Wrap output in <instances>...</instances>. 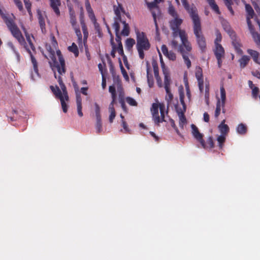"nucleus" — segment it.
Instances as JSON below:
<instances>
[{
	"label": "nucleus",
	"mask_w": 260,
	"mask_h": 260,
	"mask_svg": "<svg viewBox=\"0 0 260 260\" xmlns=\"http://www.w3.org/2000/svg\"><path fill=\"white\" fill-rule=\"evenodd\" d=\"M168 11L169 14L173 17V19L170 20L169 22L170 29L172 30V35L173 37V39L170 43L171 47L175 49L178 47V43L176 40V38L179 36L180 38L181 43L189 49L187 35L185 30L180 29V26L183 23V19L179 17L177 11L172 5H169Z\"/></svg>",
	"instance_id": "f257e3e1"
},
{
	"label": "nucleus",
	"mask_w": 260,
	"mask_h": 260,
	"mask_svg": "<svg viewBox=\"0 0 260 260\" xmlns=\"http://www.w3.org/2000/svg\"><path fill=\"white\" fill-rule=\"evenodd\" d=\"M182 4L192 21L193 30L197 44L202 52L206 50V41L203 34L200 18L197 9L193 4L190 5L187 0H181Z\"/></svg>",
	"instance_id": "f03ea898"
},
{
	"label": "nucleus",
	"mask_w": 260,
	"mask_h": 260,
	"mask_svg": "<svg viewBox=\"0 0 260 260\" xmlns=\"http://www.w3.org/2000/svg\"><path fill=\"white\" fill-rule=\"evenodd\" d=\"M47 50L48 52V59H50L49 63L54 72V77L56 79L58 78L56 72L57 71L60 76L65 74L66 64L64 59L59 50L56 51V56L54 50L52 49L50 46H47Z\"/></svg>",
	"instance_id": "7ed1b4c3"
},
{
	"label": "nucleus",
	"mask_w": 260,
	"mask_h": 260,
	"mask_svg": "<svg viewBox=\"0 0 260 260\" xmlns=\"http://www.w3.org/2000/svg\"><path fill=\"white\" fill-rule=\"evenodd\" d=\"M57 79L60 85V89L57 86H56L55 87L52 85L50 86V88L54 94L55 98L60 100L63 112L67 113L68 109V106L66 102H68L69 100L68 91L65 85L63 83L61 76H58Z\"/></svg>",
	"instance_id": "20e7f679"
},
{
	"label": "nucleus",
	"mask_w": 260,
	"mask_h": 260,
	"mask_svg": "<svg viewBox=\"0 0 260 260\" xmlns=\"http://www.w3.org/2000/svg\"><path fill=\"white\" fill-rule=\"evenodd\" d=\"M0 15L4 21L13 37H14L18 41L19 43H24V38L22 36V34L19 28L15 24L14 20L11 17H8V15L6 14V10L1 7Z\"/></svg>",
	"instance_id": "39448f33"
},
{
	"label": "nucleus",
	"mask_w": 260,
	"mask_h": 260,
	"mask_svg": "<svg viewBox=\"0 0 260 260\" xmlns=\"http://www.w3.org/2000/svg\"><path fill=\"white\" fill-rule=\"evenodd\" d=\"M136 48L138 51L139 57L143 59L145 57L144 51L150 49L151 44L146 34L139 30H136Z\"/></svg>",
	"instance_id": "423d86ee"
},
{
	"label": "nucleus",
	"mask_w": 260,
	"mask_h": 260,
	"mask_svg": "<svg viewBox=\"0 0 260 260\" xmlns=\"http://www.w3.org/2000/svg\"><path fill=\"white\" fill-rule=\"evenodd\" d=\"M153 120L155 124L159 125L165 119V106L163 103H153L151 108Z\"/></svg>",
	"instance_id": "0eeeda50"
},
{
	"label": "nucleus",
	"mask_w": 260,
	"mask_h": 260,
	"mask_svg": "<svg viewBox=\"0 0 260 260\" xmlns=\"http://www.w3.org/2000/svg\"><path fill=\"white\" fill-rule=\"evenodd\" d=\"M179 94L180 101L182 105L183 109L180 108H179L177 105L175 106V108L179 118V126L183 128L184 125L186 123V119L184 114L186 111V105L184 100V89L182 86L179 88Z\"/></svg>",
	"instance_id": "6e6552de"
},
{
	"label": "nucleus",
	"mask_w": 260,
	"mask_h": 260,
	"mask_svg": "<svg viewBox=\"0 0 260 260\" xmlns=\"http://www.w3.org/2000/svg\"><path fill=\"white\" fill-rule=\"evenodd\" d=\"M189 45L190 46L189 49L188 48L186 47V46H184L183 45V43H181L180 45H178V47L176 48L178 49V51L182 55L184 62L186 64L188 69H189L191 67V61L189 60L188 56L186 54H188V52H190L192 49V47L189 42Z\"/></svg>",
	"instance_id": "1a4fd4ad"
},
{
	"label": "nucleus",
	"mask_w": 260,
	"mask_h": 260,
	"mask_svg": "<svg viewBox=\"0 0 260 260\" xmlns=\"http://www.w3.org/2000/svg\"><path fill=\"white\" fill-rule=\"evenodd\" d=\"M159 3H160L156 2L155 0H154L153 2L147 3V7L151 12V14H152V17L153 18L154 22L155 24V28L157 31L158 29V26L157 21H156V14L155 11H154V9H156L157 10V11L159 12V8L158 6V4Z\"/></svg>",
	"instance_id": "9d476101"
},
{
	"label": "nucleus",
	"mask_w": 260,
	"mask_h": 260,
	"mask_svg": "<svg viewBox=\"0 0 260 260\" xmlns=\"http://www.w3.org/2000/svg\"><path fill=\"white\" fill-rule=\"evenodd\" d=\"M191 133L193 137L200 143L203 148H205V142L203 139V135L200 133L198 128L193 124L191 125Z\"/></svg>",
	"instance_id": "9b49d317"
},
{
	"label": "nucleus",
	"mask_w": 260,
	"mask_h": 260,
	"mask_svg": "<svg viewBox=\"0 0 260 260\" xmlns=\"http://www.w3.org/2000/svg\"><path fill=\"white\" fill-rule=\"evenodd\" d=\"M245 9L247 12L246 15V21L248 26L249 30H251L252 32L253 31V26L250 21V19L252 18L254 15V12L252 7L249 5L246 4L245 5Z\"/></svg>",
	"instance_id": "f8f14e48"
},
{
	"label": "nucleus",
	"mask_w": 260,
	"mask_h": 260,
	"mask_svg": "<svg viewBox=\"0 0 260 260\" xmlns=\"http://www.w3.org/2000/svg\"><path fill=\"white\" fill-rule=\"evenodd\" d=\"M196 77L197 79L199 88L201 92L204 90V80L202 69L200 67H197L195 72Z\"/></svg>",
	"instance_id": "ddd939ff"
},
{
	"label": "nucleus",
	"mask_w": 260,
	"mask_h": 260,
	"mask_svg": "<svg viewBox=\"0 0 260 260\" xmlns=\"http://www.w3.org/2000/svg\"><path fill=\"white\" fill-rule=\"evenodd\" d=\"M21 45H22L24 46V47L25 48V49H26V50L27 51V52L29 53V54L30 55V59H31V62L33 64V67H34V71L35 72V73L38 75L39 74V71H38V63H37V61L36 59V58H35V57L33 56L31 51H30V49H29V48H28V46H27L26 45V42L24 40V42L23 43H19Z\"/></svg>",
	"instance_id": "4468645a"
},
{
	"label": "nucleus",
	"mask_w": 260,
	"mask_h": 260,
	"mask_svg": "<svg viewBox=\"0 0 260 260\" xmlns=\"http://www.w3.org/2000/svg\"><path fill=\"white\" fill-rule=\"evenodd\" d=\"M50 6L55 13L58 16L60 14L59 7L61 6V0H49Z\"/></svg>",
	"instance_id": "2eb2a0df"
},
{
	"label": "nucleus",
	"mask_w": 260,
	"mask_h": 260,
	"mask_svg": "<svg viewBox=\"0 0 260 260\" xmlns=\"http://www.w3.org/2000/svg\"><path fill=\"white\" fill-rule=\"evenodd\" d=\"M113 10L115 14L114 22H118V24H119L120 22H121V12L123 11L122 5L119 3L117 6L114 5Z\"/></svg>",
	"instance_id": "dca6fc26"
},
{
	"label": "nucleus",
	"mask_w": 260,
	"mask_h": 260,
	"mask_svg": "<svg viewBox=\"0 0 260 260\" xmlns=\"http://www.w3.org/2000/svg\"><path fill=\"white\" fill-rule=\"evenodd\" d=\"M161 50L164 55L168 59L173 61L176 60V56L175 53L172 51H169L166 45L161 46Z\"/></svg>",
	"instance_id": "f3484780"
},
{
	"label": "nucleus",
	"mask_w": 260,
	"mask_h": 260,
	"mask_svg": "<svg viewBox=\"0 0 260 260\" xmlns=\"http://www.w3.org/2000/svg\"><path fill=\"white\" fill-rule=\"evenodd\" d=\"M247 53L251 56L253 61L260 65V54L256 50L248 49Z\"/></svg>",
	"instance_id": "a211bd4d"
},
{
	"label": "nucleus",
	"mask_w": 260,
	"mask_h": 260,
	"mask_svg": "<svg viewBox=\"0 0 260 260\" xmlns=\"http://www.w3.org/2000/svg\"><path fill=\"white\" fill-rule=\"evenodd\" d=\"M80 23H81L82 29L83 33V45L85 46V49H86L87 48L86 43H87V39L88 37V32L87 26H86L84 20H81Z\"/></svg>",
	"instance_id": "6ab92c4d"
},
{
	"label": "nucleus",
	"mask_w": 260,
	"mask_h": 260,
	"mask_svg": "<svg viewBox=\"0 0 260 260\" xmlns=\"http://www.w3.org/2000/svg\"><path fill=\"white\" fill-rule=\"evenodd\" d=\"M215 48L214 53L216 57H223L224 56V50L221 45H215Z\"/></svg>",
	"instance_id": "aec40b11"
},
{
	"label": "nucleus",
	"mask_w": 260,
	"mask_h": 260,
	"mask_svg": "<svg viewBox=\"0 0 260 260\" xmlns=\"http://www.w3.org/2000/svg\"><path fill=\"white\" fill-rule=\"evenodd\" d=\"M113 28L115 29V35H116V41L118 43V45L119 43H121V37L119 35L120 31V24H118V22H114L113 24Z\"/></svg>",
	"instance_id": "412c9836"
},
{
	"label": "nucleus",
	"mask_w": 260,
	"mask_h": 260,
	"mask_svg": "<svg viewBox=\"0 0 260 260\" xmlns=\"http://www.w3.org/2000/svg\"><path fill=\"white\" fill-rule=\"evenodd\" d=\"M147 67V82L149 87H152L153 85L154 81L153 76L150 73V67L149 63L147 62L146 64Z\"/></svg>",
	"instance_id": "4be33fe9"
},
{
	"label": "nucleus",
	"mask_w": 260,
	"mask_h": 260,
	"mask_svg": "<svg viewBox=\"0 0 260 260\" xmlns=\"http://www.w3.org/2000/svg\"><path fill=\"white\" fill-rule=\"evenodd\" d=\"M225 120H223L218 126L219 130L221 135H226L229 132V127L228 125L225 124Z\"/></svg>",
	"instance_id": "5701e85b"
},
{
	"label": "nucleus",
	"mask_w": 260,
	"mask_h": 260,
	"mask_svg": "<svg viewBox=\"0 0 260 260\" xmlns=\"http://www.w3.org/2000/svg\"><path fill=\"white\" fill-rule=\"evenodd\" d=\"M38 20L40 24V28L41 29V31L43 34H45L46 32V27H45V19L43 16L42 15L41 13L39 11L38 13Z\"/></svg>",
	"instance_id": "b1692460"
},
{
	"label": "nucleus",
	"mask_w": 260,
	"mask_h": 260,
	"mask_svg": "<svg viewBox=\"0 0 260 260\" xmlns=\"http://www.w3.org/2000/svg\"><path fill=\"white\" fill-rule=\"evenodd\" d=\"M74 29H75V33L78 37V45H79V47H83V41L82 42V34H81V32L80 30V28L79 27H76V26H75V27H73Z\"/></svg>",
	"instance_id": "393cba45"
},
{
	"label": "nucleus",
	"mask_w": 260,
	"mask_h": 260,
	"mask_svg": "<svg viewBox=\"0 0 260 260\" xmlns=\"http://www.w3.org/2000/svg\"><path fill=\"white\" fill-rule=\"evenodd\" d=\"M225 105H222V103H220V100L218 98L217 102L216 105V109L215 111L214 116L216 118H217L220 115L221 108L224 107Z\"/></svg>",
	"instance_id": "a878e982"
},
{
	"label": "nucleus",
	"mask_w": 260,
	"mask_h": 260,
	"mask_svg": "<svg viewBox=\"0 0 260 260\" xmlns=\"http://www.w3.org/2000/svg\"><path fill=\"white\" fill-rule=\"evenodd\" d=\"M250 60V57L247 55H243L239 59L240 66L241 68H244Z\"/></svg>",
	"instance_id": "bb28decb"
},
{
	"label": "nucleus",
	"mask_w": 260,
	"mask_h": 260,
	"mask_svg": "<svg viewBox=\"0 0 260 260\" xmlns=\"http://www.w3.org/2000/svg\"><path fill=\"white\" fill-rule=\"evenodd\" d=\"M70 17V23H71L73 27L76 26V18L75 13L73 9L70 7L69 8Z\"/></svg>",
	"instance_id": "cd10ccee"
},
{
	"label": "nucleus",
	"mask_w": 260,
	"mask_h": 260,
	"mask_svg": "<svg viewBox=\"0 0 260 260\" xmlns=\"http://www.w3.org/2000/svg\"><path fill=\"white\" fill-rule=\"evenodd\" d=\"M237 132L241 135H245L247 131V128L245 124L243 123L239 124L237 127Z\"/></svg>",
	"instance_id": "c85d7f7f"
},
{
	"label": "nucleus",
	"mask_w": 260,
	"mask_h": 260,
	"mask_svg": "<svg viewBox=\"0 0 260 260\" xmlns=\"http://www.w3.org/2000/svg\"><path fill=\"white\" fill-rule=\"evenodd\" d=\"M123 24V28L121 32V34L124 36H128L129 34V27L128 24L126 23L125 21H122L121 22Z\"/></svg>",
	"instance_id": "c756f323"
},
{
	"label": "nucleus",
	"mask_w": 260,
	"mask_h": 260,
	"mask_svg": "<svg viewBox=\"0 0 260 260\" xmlns=\"http://www.w3.org/2000/svg\"><path fill=\"white\" fill-rule=\"evenodd\" d=\"M212 9L217 14H220V12L218 6L214 0H207Z\"/></svg>",
	"instance_id": "7c9ffc66"
},
{
	"label": "nucleus",
	"mask_w": 260,
	"mask_h": 260,
	"mask_svg": "<svg viewBox=\"0 0 260 260\" xmlns=\"http://www.w3.org/2000/svg\"><path fill=\"white\" fill-rule=\"evenodd\" d=\"M152 65L153 69L154 76L157 81H158L159 80H160V78L159 76V70L157 63L156 61H153L152 62Z\"/></svg>",
	"instance_id": "2f4dec72"
},
{
	"label": "nucleus",
	"mask_w": 260,
	"mask_h": 260,
	"mask_svg": "<svg viewBox=\"0 0 260 260\" xmlns=\"http://www.w3.org/2000/svg\"><path fill=\"white\" fill-rule=\"evenodd\" d=\"M164 84L166 90L168 91V89H170L171 79L169 76V73L164 74Z\"/></svg>",
	"instance_id": "473e14b6"
},
{
	"label": "nucleus",
	"mask_w": 260,
	"mask_h": 260,
	"mask_svg": "<svg viewBox=\"0 0 260 260\" xmlns=\"http://www.w3.org/2000/svg\"><path fill=\"white\" fill-rule=\"evenodd\" d=\"M220 103H222V105H225L226 101V92L223 85L220 86Z\"/></svg>",
	"instance_id": "72a5a7b5"
},
{
	"label": "nucleus",
	"mask_w": 260,
	"mask_h": 260,
	"mask_svg": "<svg viewBox=\"0 0 260 260\" xmlns=\"http://www.w3.org/2000/svg\"><path fill=\"white\" fill-rule=\"evenodd\" d=\"M68 50L70 52H73L74 54L75 57L78 56V55H79L78 48L75 43H73L72 45L68 47Z\"/></svg>",
	"instance_id": "f704fd0d"
},
{
	"label": "nucleus",
	"mask_w": 260,
	"mask_h": 260,
	"mask_svg": "<svg viewBox=\"0 0 260 260\" xmlns=\"http://www.w3.org/2000/svg\"><path fill=\"white\" fill-rule=\"evenodd\" d=\"M135 40L133 38H128L125 41V47L127 50H131L135 44Z\"/></svg>",
	"instance_id": "c9c22d12"
},
{
	"label": "nucleus",
	"mask_w": 260,
	"mask_h": 260,
	"mask_svg": "<svg viewBox=\"0 0 260 260\" xmlns=\"http://www.w3.org/2000/svg\"><path fill=\"white\" fill-rule=\"evenodd\" d=\"M109 31L111 35L110 43H111V45L112 48V51L111 52V55L113 57H115V52H116V46L114 42L113 36L112 35L110 31Z\"/></svg>",
	"instance_id": "e433bc0d"
},
{
	"label": "nucleus",
	"mask_w": 260,
	"mask_h": 260,
	"mask_svg": "<svg viewBox=\"0 0 260 260\" xmlns=\"http://www.w3.org/2000/svg\"><path fill=\"white\" fill-rule=\"evenodd\" d=\"M95 129L97 133H100L102 131V123L101 118H96Z\"/></svg>",
	"instance_id": "4c0bfd02"
},
{
	"label": "nucleus",
	"mask_w": 260,
	"mask_h": 260,
	"mask_svg": "<svg viewBox=\"0 0 260 260\" xmlns=\"http://www.w3.org/2000/svg\"><path fill=\"white\" fill-rule=\"evenodd\" d=\"M217 141L218 142V146L220 149H222L223 146V144L225 141V135H221L218 137L217 139Z\"/></svg>",
	"instance_id": "58836bf2"
},
{
	"label": "nucleus",
	"mask_w": 260,
	"mask_h": 260,
	"mask_svg": "<svg viewBox=\"0 0 260 260\" xmlns=\"http://www.w3.org/2000/svg\"><path fill=\"white\" fill-rule=\"evenodd\" d=\"M158 53H159V57H160L161 67L162 68L163 74H168L169 73L168 69H167V68H166L165 64L162 60V55L159 51H158Z\"/></svg>",
	"instance_id": "ea45409f"
},
{
	"label": "nucleus",
	"mask_w": 260,
	"mask_h": 260,
	"mask_svg": "<svg viewBox=\"0 0 260 260\" xmlns=\"http://www.w3.org/2000/svg\"><path fill=\"white\" fill-rule=\"evenodd\" d=\"M166 91L167 94L166 95L165 99L167 101L168 104L170 105L173 100V95L171 93L170 89H168V91L166 90Z\"/></svg>",
	"instance_id": "a19ab883"
},
{
	"label": "nucleus",
	"mask_w": 260,
	"mask_h": 260,
	"mask_svg": "<svg viewBox=\"0 0 260 260\" xmlns=\"http://www.w3.org/2000/svg\"><path fill=\"white\" fill-rule=\"evenodd\" d=\"M214 147L213 139L212 137H209L205 143V148H212Z\"/></svg>",
	"instance_id": "79ce46f5"
},
{
	"label": "nucleus",
	"mask_w": 260,
	"mask_h": 260,
	"mask_svg": "<svg viewBox=\"0 0 260 260\" xmlns=\"http://www.w3.org/2000/svg\"><path fill=\"white\" fill-rule=\"evenodd\" d=\"M109 91L111 94V98L112 100H116V92L115 87L114 85L109 86Z\"/></svg>",
	"instance_id": "37998d69"
},
{
	"label": "nucleus",
	"mask_w": 260,
	"mask_h": 260,
	"mask_svg": "<svg viewBox=\"0 0 260 260\" xmlns=\"http://www.w3.org/2000/svg\"><path fill=\"white\" fill-rule=\"evenodd\" d=\"M225 5L227 7L228 10L231 12L232 15H234V12L232 9V5L233 4V2L232 0H224Z\"/></svg>",
	"instance_id": "c03bdc74"
},
{
	"label": "nucleus",
	"mask_w": 260,
	"mask_h": 260,
	"mask_svg": "<svg viewBox=\"0 0 260 260\" xmlns=\"http://www.w3.org/2000/svg\"><path fill=\"white\" fill-rule=\"evenodd\" d=\"M205 98L208 103L209 99V83L208 82L205 83Z\"/></svg>",
	"instance_id": "a18cd8bd"
},
{
	"label": "nucleus",
	"mask_w": 260,
	"mask_h": 260,
	"mask_svg": "<svg viewBox=\"0 0 260 260\" xmlns=\"http://www.w3.org/2000/svg\"><path fill=\"white\" fill-rule=\"evenodd\" d=\"M26 37V40L27 41V42L28 43V45H27V44L26 43V45L27 46H28V48L30 49H31L32 51H35V47L31 40V39H30V35L29 34V35H26L25 36Z\"/></svg>",
	"instance_id": "49530a36"
},
{
	"label": "nucleus",
	"mask_w": 260,
	"mask_h": 260,
	"mask_svg": "<svg viewBox=\"0 0 260 260\" xmlns=\"http://www.w3.org/2000/svg\"><path fill=\"white\" fill-rule=\"evenodd\" d=\"M222 36L219 30L216 31V39L214 41L215 45H220L219 43L221 41Z\"/></svg>",
	"instance_id": "de8ad7c7"
},
{
	"label": "nucleus",
	"mask_w": 260,
	"mask_h": 260,
	"mask_svg": "<svg viewBox=\"0 0 260 260\" xmlns=\"http://www.w3.org/2000/svg\"><path fill=\"white\" fill-rule=\"evenodd\" d=\"M116 51L118 52L119 54L123 58L126 57L124 54L122 43H119L118 47H116Z\"/></svg>",
	"instance_id": "09e8293b"
},
{
	"label": "nucleus",
	"mask_w": 260,
	"mask_h": 260,
	"mask_svg": "<svg viewBox=\"0 0 260 260\" xmlns=\"http://www.w3.org/2000/svg\"><path fill=\"white\" fill-rule=\"evenodd\" d=\"M122 126L123 128V133L125 134H131V131L128 128V125L124 120H122Z\"/></svg>",
	"instance_id": "8fccbe9b"
},
{
	"label": "nucleus",
	"mask_w": 260,
	"mask_h": 260,
	"mask_svg": "<svg viewBox=\"0 0 260 260\" xmlns=\"http://www.w3.org/2000/svg\"><path fill=\"white\" fill-rule=\"evenodd\" d=\"M94 106L96 118H101L100 107L99 105L97 103H95Z\"/></svg>",
	"instance_id": "3c124183"
},
{
	"label": "nucleus",
	"mask_w": 260,
	"mask_h": 260,
	"mask_svg": "<svg viewBox=\"0 0 260 260\" xmlns=\"http://www.w3.org/2000/svg\"><path fill=\"white\" fill-rule=\"evenodd\" d=\"M126 101L131 106H135L137 105L136 101L131 97H127L126 98Z\"/></svg>",
	"instance_id": "603ef678"
},
{
	"label": "nucleus",
	"mask_w": 260,
	"mask_h": 260,
	"mask_svg": "<svg viewBox=\"0 0 260 260\" xmlns=\"http://www.w3.org/2000/svg\"><path fill=\"white\" fill-rule=\"evenodd\" d=\"M85 5L86 10L88 13L93 12L92 8L90 6L89 0H85Z\"/></svg>",
	"instance_id": "864d4df0"
},
{
	"label": "nucleus",
	"mask_w": 260,
	"mask_h": 260,
	"mask_svg": "<svg viewBox=\"0 0 260 260\" xmlns=\"http://www.w3.org/2000/svg\"><path fill=\"white\" fill-rule=\"evenodd\" d=\"M252 95L253 98L256 99L259 92V89L257 87L252 88Z\"/></svg>",
	"instance_id": "5fc2aeb1"
},
{
	"label": "nucleus",
	"mask_w": 260,
	"mask_h": 260,
	"mask_svg": "<svg viewBox=\"0 0 260 260\" xmlns=\"http://www.w3.org/2000/svg\"><path fill=\"white\" fill-rule=\"evenodd\" d=\"M232 44L234 45L235 49L238 51H241V50L240 49V44L236 40H233L232 42Z\"/></svg>",
	"instance_id": "6e6d98bb"
},
{
	"label": "nucleus",
	"mask_w": 260,
	"mask_h": 260,
	"mask_svg": "<svg viewBox=\"0 0 260 260\" xmlns=\"http://www.w3.org/2000/svg\"><path fill=\"white\" fill-rule=\"evenodd\" d=\"M116 102V100H112L109 106V111L110 113L115 112V110L114 107V105Z\"/></svg>",
	"instance_id": "4d7b16f0"
},
{
	"label": "nucleus",
	"mask_w": 260,
	"mask_h": 260,
	"mask_svg": "<svg viewBox=\"0 0 260 260\" xmlns=\"http://www.w3.org/2000/svg\"><path fill=\"white\" fill-rule=\"evenodd\" d=\"M88 14V16H89V18L90 19V20L92 21V22L93 23L95 24L96 22V19L94 15V12H92L89 13Z\"/></svg>",
	"instance_id": "13d9d810"
},
{
	"label": "nucleus",
	"mask_w": 260,
	"mask_h": 260,
	"mask_svg": "<svg viewBox=\"0 0 260 260\" xmlns=\"http://www.w3.org/2000/svg\"><path fill=\"white\" fill-rule=\"evenodd\" d=\"M88 14V16H89V18L90 19V20L92 21V22L93 23L95 24L96 22V19L94 15V12H92L89 13Z\"/></svg>",
	"instance_id": "bf43d9fd"
},
{
	"label": "nucleus",
	"mask_w": 260,
	"mask_h": 260,
	"mask_svg": "<svg viewBox=\"0 0 260 260\" xmlns=\"http://www.w3.org/2000/svg\"><path fill=\"white\" fill-rule=\"evenodd\" d=\"M25 5V8L29 15V16L30 17L32 16V12L31 11V3H28V4H24Z\"/></svg>",
	"instance_id": "052dcab7"
},
{
	"label": "nucleus",
	"mask_w": 260,
	"mask_h": 260,
	"mask_svg": "<svg viewBox=\"0 0 260 260\" xmlns=\"http://www.w3.org/2000/svg\"><path fill=\"white\" fill-rule=\"evenodd\" d=\"M78 114L80 117H82L83 114L82 112V105H77Z\"/></svg>",
	"instance_id": "680f3d73"
},
{
	"label": "nucleus",
	"mask_w": 260,
	"mask_h": 260,
	"mask_svg": "<svg viewBox=\"0 0 260 260\" xmlns=\"http://www.w3.org/2000/svg\"><path fill=\"white\" fill-rule=\"evenodd\" d=\"M120 68H121V72L123 75V76L124 77H127L128 78V75H127V74L126 73V71H125V70L124 69L122 64V63L121 62V61L120 60Z\"/></svg>",
	"instance_id": "e2e57ef3"
},
{
	"label": "nucleus",
	"mask_w": 260,
	"mask_h": 260,
	"mask_svg": "<svg viewBox=\"0 0 260 260\" xmlns=\"http://www.w3.org/2000/svg\"><path fill=\"white\" fill-rule=\"evenodd\" d=\"M15 4L19 11H22L23 10L22 4L20 1L15 2Z\"/></svg>",
	"instance_id": "0e129e2a"
},
{
	"label": "nucleus",
	"mask_w": 260,
	"mask_h": 260,
	"mask_svg": "<svg viewBox=\"0 0 260 260\" xmlns=\"http://www.w3.org/2000/svg\"><path fill=\"white\" fill-rule=\"evenodd\" d=\"M116 116V112H111L110 113V116H109V122L110 123H112L113 122V120Z\"/></svg>",
	"instance_id": "69168bd1"
},
{
	"label": "nucleus",
	"mask_w": 260,
	"mask_h": 260,
	"mask_svg": "<svg viewBox=\"0 0 260 260\" xmlns=\"http://www.w3.org/2000/svg\"><path fill=\"white\" fill-rule=\"evenodd\" d=\"M77 105H82V98L79 94L76 95Z\"/></svg>",
	"instance_id": "338daca9"
},
{
	"label": "nucleus",
	"mask_w": 260,
	"mask_h": 260,
	"mask_svg": "<svg viewBox=\"0 0 260 260\" xmlns=\"http://www.w3.org/2000/svg\"><path fill=\"white\" fill-rule=\"evenodd\" d=\"M252 75L257 78V79H260V72L258 71H255L252 72Z\"/></svg>",
	"instance_id": "774afa93"
}]
</instances>
